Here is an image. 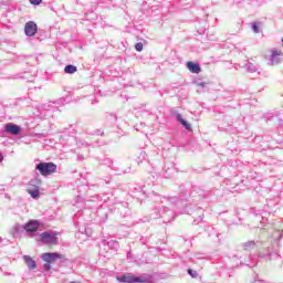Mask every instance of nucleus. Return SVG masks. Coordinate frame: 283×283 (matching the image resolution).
<instances>
[{
    "label": "nucleus",
    "mask_w": 283,
    "mask_h": 283,
    "mask_svg": "<svg viewBox=\"0 0 283 283\" xmlns=\"http://www.w3.org/2000/svg\"><path fill=\"white\" fill-rule=\"evenodd\" d=\"M28 193H30L31 198L36 199L41 196V190L40 188H29Z\"/></svg>",
    "instance_id": "f3484780"
},
{
    "label": "nucleus",
    "mask_w": 283,
    "mask_h": 283,
    "mask_svg": "<svg viewBox=\"0 0 283 283\" xmlns=\"http://www.w3.org/2000/svg\"><path fill=\"white\" fill-rule=\"evenodd\" d=\"M39 227H41V222L39 220H30L24 226H15V231L19 229H23L27 233H36L39 231Z\"/></svg>",
    "instance_id": "7ed1b4c3"
},
{
    "label": "nucleus",
    "mask_w": 283,
    "mask_h": 283,
    "mask_svg": "<svg viewBox=\"0 0 283 283\" xmlns=\"http://www.w3.org/2000/svg\"><path fill=\"white\" fill-rule=\"evenodd\" d=\"M46 109H50V106H48V108Z\"/></svg>",
    "instance_id": "473e14b6"
},
{
    "label": "nucleus",
    "mask_w": 283,
    "mask_h": 283,
    "mask_svg": "<svg viewBox=\"0 0 283 283\" xmlns=\"http://www.w3.org/2000/svg\"><path fill=\"white\" fill-rule=\"evenodd\" d=\"M199 85H200L201 87H205V82H201Z\"/></svg>",
    "instance_id": "c85d7f7f"
},
{
    "label": "nucleus",
    "mask_w": 283,
    "mask_h": 283,
    "mask_svg": "<svg viewBox=\"0 0 283 283\" xmlns=\"http://www.w3.org/2000/svg\"><path fill=\"white\" fill-rule=\"evenodd\" d=\"M256 242L251 240L242 243L243 251H253V249L256 247Z\"/></svg>",
    "instance_id": "4468645a"
},
{
    "label": "nucleus",
    "mask_w": 283,
    "mask_h": 283,
    "mask_svg": "<svg viewBox=\"0 0 283 283\" xmlns=\"http://www.w3.org/2000/svg\"><path fill=\"white\" fill-rule=\"evenodd\" d=\"M31 6H41L43 3V0H29Z\"/></svg>",
    "instance_id": "b1692460"
},
{
    "label": "nucleus",
    "mask_w": 283,
    "mask_h": 283,
    "mask_svg": "<svg viewBox=\"0 0 283 283\" xmlns=\"http://www.w3.org/2000/svg\"><path fill=\"white\" fill-rule=\"evenodd\" d=\"M76 72H78V67H76L75 65L67 64V65L64 67V73H65V74H76Z\"/></svg>",
    "instance_id": "dca6fc26"
},
{
    "label": "nucleus",
    "mask_w": 283,
    "mask_h": 283,
    "mask_svg": "<svg viewBox=\"0 0 283 283\" xmlns=\"http://www.w3.org/2000/svg\"><path fill=\"white\" fill-rule=\"evenodd\" d=\"M172 116L176 118L177 123H180V125H182V127L187 129V132H191V124H189V122L182 118V115L180 113L175 112Z\"/></svg>",
    "instance_id": "9d476101"
},
{
    "label": "nucleus",
    "mask_w": 283,
    "mask_h": 283,
    "mask_svg": "<svg viewBox=\"0 0 283 283\" xmlns=\"http://www.w3.org/2000/svg\"><path fill=\"white\" fill-rule=\"evenodd\" d=\"M282 57L283 53L277 49H273L271 53V59L269 60V65H279V63L283 62Z\"/></svg>",
    "instance_id": "0eeeda50"
},
{
    "label": "nucleus",
    "mask_w": 283,
    "mask_h": 283,
    "mask_svg": "<svg viewBox=\"0 0 283 283\" xmlns=\"http://www.w3.org/2000/svg\"><path fill=\"white\" fill-rule=\"evenodd\" d=\"M145 158H147V153H145V150H140L139 156L137 157V165H140Z\"/></svg>",
    "instance_id": "a211bd4d"
},
{
    "label": "nucleus",
    "mask_w": 283,
    "mask_h": 283,
    "mask_svg": "<svg viewBox=\"0 0 283 283\" xmlns=\"http://www.w3.org/2000/svg\"><path fill=\"white\" fill-rule=\"evenodd\" d=\"M143 276H136V275H123L118 276V282L122 283H140Z\"/></svg>",
    "instance_id": "1a4fd4ad"
},
{
    "label": "nucleus",
    "mask_w": 283,
    "mask_h": 283,
    "mask_svg": "<svg viewBox=\"0 0 283 283\" xmlns=\"http://www.w3.org/2000/svg\"><path fill=\"white\" fill-rule=\"evenodd\" d=\"M123 116H124V115H123L120 112H117V113H116V118H123Z\"/></svg>",
    "instance_id": "bb28decb"
},
{
    "label": "nucleus",
    "mask_w": 283,
    "mask_h": 283,
    "mask_svg": "<svg viewBox=\"0 0 283 283\" xmlns=\"http://www.w3.org/2000/svg\"><path fill=\"white\" fill-rule=\"evenodd\" d=\"M187 69L189 70V72H191L192 74H200V72H202V69L200 67V64L198 63H193V62H187Z\"/></svg>",
    "instance_id": "f8f14e48"
},
{
    "label": "nucleus",
    "mask_w": 283,
    "mask_h": 283,
    "mask_svg": "<svg viewBox=\"0 0 283 283\" xmlns=\"http://www.w3.org/2000/svg\"><path fill=\"white\" fill-rule=\"evenodd\" d=\"M36 32H39V27L36 25V23L34 21H29L25 23L24 34L27 36H34V34H36Z\"/></svg>",
    "instance_id": "6e6552de"
},
{
    "label": "nucleus",
    "mask_w": 283,
    "mask_h": 283,
    "mask_svg": "<svg viewBox=\"0 0 283 283\" xmlns=\"http://www.w3.org/2000/svg\"><path fill=\"white\" fill-rule=\"evenodd\" d=\"M0 163H3V155L0 154Z\"/></svg>",
    "instance_id": "cd10ccee"
},
{
    "label": "nucleus",
    "mask_w": 283,
    "mask_h": 283,
    "mask_svg": "<svg viewBox=\"0 0 283 283\" xmlns=\"http://www.w3.org/2000/svg\"><path fill=\"white\" fill-rule=\"evenodd\" d=\"M41 182V178L39 177L31 179L29 182V189H40Z\"/></svg>",
    "instance_id": "ddd939ff"
},
{
    "label": "nucleus",
    "mask_w": 283,
    "mask_h": 283,
    "mask_svg": "<svg viewBox=\"0 0 283 283\" xmlns=\"http://www.w3.org/2000/svg\"><path fill=\"white\" fill-rule=\"evenodd\" d=\"M262 231H266V228H263Z\"/></svg>",
    "instance_id": "2f4dec72"
},
{
    "label": "nucleus",
    "mask_w": 283,
    "mask_h": 283,
    "mask_svg": "<svg viewBox=\"0 0 283 283\" xmlns=\"http://www.w3.org/2000/svg\"><path fill=\"white\" fill-rule=\"evenodd\" d=\"M252 30L255 34H260V27H258V23H252Z\"/></svg>",
    "instance_id": "5701e85b"
},
{
    "label": "nucleus",
    "mask_w": 283,
    "mask_h": 283,
    "mask_svg": "<svg viewBox=\"0 0 283 283\" xmlns=\"http://www.w3.org/2000/svg\"><path fill=\"white\" fill-rule=\"evenodd\" d=\"M245 67H247V71H248V72H251L252 74L255 73V72H258V67H256L255 64H253V63H248V64L245 65Z\"/></svg>",
    "instance_id": "6ab92c4d"
},
{
    "label": "nucleus",
    "mask_w": 283,
    "mask_h": 283,
    "mask_svg": "<svg viewBox=\"0 0 283 283\" xmlns=\"http://www.w3.org/2000/svg\"><path fill=\"white\" fill-rule=\"evenodd\" d=\"M57 166L56 164L49 161H41L38 165H35V171H39L41 176L48 177L52 176V174H56Z\"/></svg>",
    "instance_id": "f03ea898"
},
{
    "label": "nucleus",
    "mask_w": 283,
    "mask_h": 283,
    "mask_svg": "<svg viewBox=\"0 0 283 283\" xmlns=\"http://www.w3.org/2000/svg\"><path fill=\"white\" fill-rule=\"evenodd\" d=\"M22 128L21 126L14 124V123H7L4 125V133L10 134L11 136H19L21 134Z\"/></svg>",
    "instance_id": "39448f33"
},
{
    "label": "nucleus",
    "mask_w": 283,
    "mask_h": 283,
    "mask_svg": "<svg viewBox=\"0 0 283 283\" xmlns=\"http://www.w3.org/2000/svg\"><path fill=\"white\" fill-rule=\"evenodd\" d=\"M135 50H136L137 52H143V43H142V42L136 43V44H135Z\"/></svg>",
    "instance_id": "393cba45"
},
{
    "label": "nucleus",
    "mask_w": 283,
    "mask_h": 283,
    "mask_svg": "<svg viewBox=\"0 0 283 283\" xmlns=\"http://www.w3.org/2000/svg\"><path fill=\"white\" fill-rule=\"evenodd\" d=\"M28 83H32V80H27Z\"/></svg>",
    "instance_id": "c756f323"
},
{
    "label": "nucleus",
    "mask_w": 283,
    "mask_h": 283,
    "mask_svg": "<svg viewBox=\"0 0 283 283\" xmlns=\"http://www.w3.org/2000/svg\"><path fill=\"white\" fill-rule=\"evenodd\" d=\"M23 260L29 269H31V270L36 269V261H33L31 256L24 255Z\"/></svg>",
    "instance_id": "2eb2a0df"
},
{
    "label": "nucleus",
    "mask_w": 283,
    "mask_h": 283,
    "mask_svg": "<svg viewBox=\"0 0 283 283\" xmlns=\"http://www.w3.org/2000/svg\"><path fill=\"white\" fill-rule=\"evenodd\" d=\"M155 211L156 213H151V218L154 220L161 218L164 222H171L174 218H176V213L174 212V202H176V198L163 197L160 195L155 196Z\"/></svg>",
    "instance_id": "f257e3e1"
},
{
    "label": "nucleus",
    "mask_w": 283,
    "mask_h": 283,
    "mask_svg": "<svg viewBox=\"0 0 283 283\" xmlns=\"http://www.w3.org/2000/svg\"><path fill=\"white\" fill-rule=\"evenodd\" d=\"M280 256V252L273 251V248H268L266 253H259V262H271V260H277Z\"/></svg>",
    "instance_id": "20e7f679"
},
{
    "label": "nucleus",
    "mask_w": 283,
    "mask_h": 283,
    "mask_svg": "<svg viewBox=\"0 0 283 283\" xmlns=\"http://www.w3.org/2000/svg\"><path fill=\"white\" fill-rule=\"evenodd\" d=\"M21 78H28L27 76H21Z\"/></svg>",
    "instance_id": "7c9ffc66"
},
{
    "label": "nucleus",
    "mask_w": 283,
    "mask_h": 283,
    "mask_svg": "<svg viewBox=\"0 0 283 283\" xmlns=\"http://www.w3.org/2000/svg\"><path fill=\"white\" fill-rule=\"evenodd\" d=\"M107 245H108L111 249H116V247H118V241H116V240H111V241H108Z\"/></svg>",
    "instance_id": "aec40b11"
},
{
    "label": "nucleus",
    "mask_w": 283,
    "mask_h": 283,
    "mask_svg": "<svg viewBox=\"0 0 283 283\" xmlns=\"http://www.w3.org/2000/svg\"><path fill=\"white\" fill-rule=\"evenodd\" d=\"M41 238V242H43L44 244H56V233L54 232H42L40 234Z\"/></svg>",
    "instance_id": "423d86ee"
},
{
    "label": "nucleus",
    "mask_w": 283,
    "mask_h": 283,
    "mask_svg": "<svg viewBox=\"0 0 283 283\" xmlns=\"http://www.w3.org/2000/svg\"><path fill=\"white\" fill-rule=\"evenodd\" d=\"M50 269H52V265L50 264V262H46L44 264V271H50Z\"/></svg>",
    "instance_id": "a878e982"
},
{
    "label": "nucleus",
    "mask_w": 283,
    "mask_h": 283,
    "mask_svg": "<svg viewBox=\"0 0 283 283\" xmlns=\"http://www.w3.org/2000/svg\"><path fill=\"white\" fill-rule=\"evenodd\" d=\"M188 275L196 280V277H198V272L196 270L188 269Z\"/></svg>",
    "instance_id": "412c9836"
},
{
    "label": "nucleus",
    "mask_w": 283,
    "mask_h": 283,
    "mask_svg": "<svg viewBox=\"0 0 283 283\" xmlns=\"http://www.w3.org/2000/svg\"><path fill=\"white\" fill-rule=\"evenodd\" d=\"M61 254L53 252V253H43L42 254V260H44V262H54V260H60Z\"/></svg>",
    "instance_id": "9b49d317"
},
{
    "label": "nucleus",
    "mask_w": 283,
    "mask_h": 283,
    "mask_svg": "<svg viewBox=\"0 0 283 283\" xmlns=\"http://www.w3.org/2000/svg\"><path fill=\"white\" fill-rule=\"evenodd\" d=\"M77 147H87V143L83 139L76 142Z\"/></svg>",
    "instance_id": "4be33fe9"
}]
</instances>
